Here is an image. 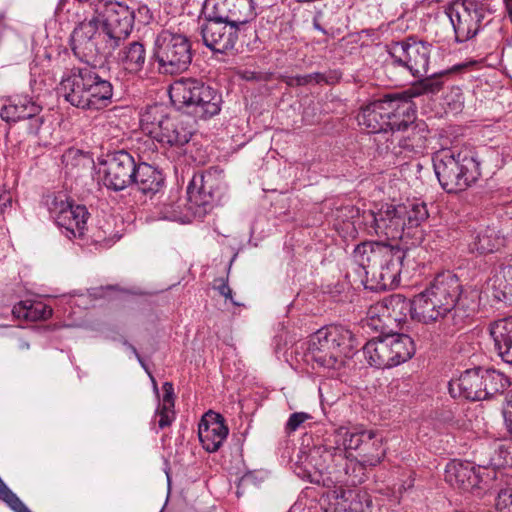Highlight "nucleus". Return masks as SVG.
<instances>
[{"instance_id":"nucleus-30","label":"nucleus","mask_w":512,"mask_h":512,"mask_svg":"<svg viewBox=\"0 0 512 512\" xmlns=\"http://www.w3.org/2000/svg\"><path fill=\"white\" fill-rule=\"evenodd\" d=\"M363 353L368 364L377 369L396 366L388 335L369 340L363 347Z\"/></svg>"},{"instance_id":"nucleus-12","label":"nucleus","mask_w":512,"mask_h":512,"mask_svg":"<svg viewBox=\"0 0 512 512\" xmlns=\"http://www.w3.org/2000/svg\"><path fill=\"white\" fill-rule=\"evenodd\" d=\"M94 11L101 25L106 46L116 49L130 35L135 20V11L126 4L112 0L94 3Z\"/></svg>"},{"instance_id":"nucleus-38","label":"nucleus","mask_w":512,"mask_h":512,"mask_svg":"<svg viewBox=\"0 0 512 512\" xmlns=\"http://www.w3.org/2000/svg\"><path fill=\"white\" fill-rule=\"evenodd\" d=\"M395 365L398 366L412 358L415 353L413 339L407 334L388 335Z\"/></svg>"},{"instance_id":"nucleus-36","label":"nucleus","mask_w":512,"mask_h":512,"mask_svg":"<svg viewBox=\"0 0 512 512\" xmlns=\"http://www.w3.org/2000/svg\"><path fill=\"white\" fill-rule=\"evenodd\" d=\"M52 308L42 301L26 299L13 306L12 313L17 319L36 322L52 316Z\"/></svg>"},{"instance_id":"nucleus-13","label":"nucleus","mask_w":512,"mask_h":512,"mask_svg":"<svg viewBox=\"0 0 512 512\" xmlns=\"http://www.w3.org/2000/svg\"><path fill=\"white\" fill-rule=\"evenodd\" d=\"M46 206L57 226L69 239L81 238L87 229L90 213L85 205L76 204L65 193H53L46 197Z\"/></svg>"},{"instance_id":"nucleus-16","label":"nucleus","mask_w":512,"mask_h":512,"mask_svg":"<svg viewBox=\"0 0 512 512\" xmlns=\"http://www.w3.org/2000/svg\"><path fill=\"white\" fill-rule=\"evenodd\" d=\"M495 471L483 466H475L469 461L452 460L445 467V481L464 492L480 495L489 488L495 478Z\"/></svg>"},{"instance_id":"nucleus-5","label":"nucleus","mask_w":512,"mask_h":512,"mask_svg":"<svg viewBox=\"0 0 512 512\" xmlns=\"http://www.w3.org/2000/svg\"><path fill=\"white\" fill-rule=\"evenodd\" d=\"M314 463V474L307 473L306 477L311 483L322 484L332 488L338 485L356 486L366 480V468L369 467L362 460L348 459L345 451L339 448L318 449L311 455Z\"/></svg>"},{"instance_id":"nucleus-3","label":"nucleus","mask_w":512,"mask_h":512,"mask_svg":"<svg viewBox=\"0 0 512 512\" xmlns=\"http://www.w3.org/2000/svg\"><path fill=\"white\" fill-rule=\"evenodd\" d=\"M58 90L66 102L84 111H99L113 102L112 83L88 63L65 69Z\"/></svg>"},{"instance_id":"nucleus-27","label":"nucleus","mask_w":512,"mask_h":512,"mask_svg":"<svg viewBox=\"0 0 512 512\" xmlns=\"http://www.w3.org/2000/svg\"><path fill=\"white\" fill-rule=\"evenodd\" d=\"M415 307V296L413 299H407L401 294H393L378 302L374 310L398 323L404 322L408 315L419 322Z\"/></svg>"},{"instance_id":"nucleus-31","label":"nucleus","mask_w":512,"mask_h":512,"mask_svg":"<svg viewBox=\"0 0 512 512\" xmlns=\"http://www.w3.org/2000/svg\"><path fill=\"white\" fill-rule=\"evenodd\" d=\"M165 178L163 174L153 166L142 162L138 164V170L133 182L137 190L145 197L153 199L163 189Z\"/></svg>"},{"instance_id":"nucleus-43","label":"nucleus","mask_w":512,"mask_h":512,"mask_svg":"<svg viewBox=\"0 0 512 512\" xmlns=\"http://www.w3.org/2000/svg\"><path fill=\"white\" fill-rule=\"evenodd\" d=\"M497 512H512V488L502 489L497 496Z\"/></svg>"},{"instance_id":"nucleus-6","label":"nucleus","mask_w":512,"mask_h":512,"mask_svg":"<svg viewBox=\"0 0 512 512\" xmlns=\"http://www.w3.org/2000/svg\"><path fill=\"white\" fill-rule=\"evenodd\" d=\"M432 162L438 181L447 193L464 191L481 176L480 162L470 149H440L433 154Z\"/></svg>"},{"instance_id":"nucleus-1","label":"nucleus","mask_w":512,"mask_h":512,"mask_svg":"<svg viewBox=\"0 0 512 512\" xmlns=\"http://www.w3.org/2000/svg\"><path fill=\"white\" fill-rule=\"evenodd\" d=\"M419 322L439 323L446 334L462 329L475 312V302L463 294L459 278L450 271L439 273L415 295Z\"/></svg>"},{"instance_id":"nucleus-55","label":"nucleus","mask_w":512,"mask_h":512,"mask_svg":"<svg viewBox=\"0 0 512 512\" xmlns=\"http://www.w3.org/2000/svg\"><path fill=\"white\" fill-rule=\"evenodd\" d=\"M508 17L512 22V0H503Z\"/></svg>"},{"instance_id":"nucleus-21","label":"nucleus","mask_w":512,"mask_h":512,"mask_svg":"<svg viewBox=\"0 0 512 512\" xmlns=\"http://www.w3.org/2000/svg\"><path fill=\"white\" fill-rule=\"evenodd\" d=\"M343 444L345 450L356 451L358 460L370 467L377 466L385 456L382 439L373 430L347 432Z\"/></svg>"},{"instance_id":"nucleus-2","label":"nucleus","mask_w":512,"mask_h":512,"mask_svg":"<svg viewBox=\"0 0 512 512\" xmlns=\"http://www.w3.org/2000/svg\"><path fill=\"white\" fill-rule=\"evenodd\" d=\"M414 250L381 241H364L353 251V260L361 268L366 280L371 277V288L388 290L400 284V275L414 269Z\"/></svg>"},{"instance_id":"nucleus-26","label":"nucleus","mask_w":512,"mask_h":512,"mask_svg":"<svg viewBox=\"0 0 512 512\" xmlns=\"http://www.w3.org/2000/svg\"><path fill=\"white\" fill-rule=\"evenodd\" d=\"M481 367L465 370L457 380L449 382V392L452 397H463L471 401L486 399L482 389Z\"/></svg>"},{"instance_id":"nucleus-20","label":"nucleus","mask_w":512,"mask_h":512,"mask_svg":"<svg viewBox=\"0 0 512 512\" xmlns=\"http://www.w3.org/2000/svg\"><path fill=\"white\" fill-rule=\"evenodd\" d=\"M200 33L207 48L214 53L226 54L234 49L239 34L245 32L242 28L204 17Z\"/></svg>"},{"instance_id":"nucleus-9","label":"nucleus","mask_w":512,"mask_h":512,"mask_svg":"<svg viewBox=\"0 0 512 512\" xmlns=\"http://www.w3.org/2000/svg\"><path fill=\"white\" fill-rule=\"evenodd\" d=\"M192 56L191 41L184 33L169 28L156 36L151 59L157 63L160 74L174 75L186 71Z\"/></svg>"},{"instance_id":"nucleus-10","label":"nucleus","mask_w":512,"mask_h":512,"mask_svg":"<svg viewBox=\"0 0 512 512\" xmlns=\"http://www.w3.org/2000/svg\"><path fill=\"white\" fill-rule=\"evenodd\" d=\"M493 0H455L448 7L447 15L452 23L458 43L473 39L492 20L495 9Z\"/></svg>"},{"instance_id":"nucleus-37","label":"nucleus","mask_w":512,"mask_h":512,"mask_svg":"<svg viewBox=\"0 0 512 512\" xmlns=\"http://www.w3.org/2000/svg\"><path fill=\"white\" fill-rule=\"evenodd\" d=\"M398 208L405 211V213H401V217L408 232L412 228L419 227L429 217L426 203L420 200L407 201V203L399 204Z\"/></svg>"},{"instance_id":"nucleus-23","label":"nucleus","mask_w":512,"mask_h":512,"mask_svg":"<svg viewBox=\"0 0 512 512\" xmlns=\"http://www.w3.org/2000/svg\"><path fill=\"white\" fill-rule=\"evenodd\" d=\"M389 110L387 94L381 99L375 100L361 109L357 116L358 124L368 133L376 134L374 142L379 153V139L385 135L389 137L386 126V116Z\"/></svg>"},{"instance_id":"nucleus-52","label":"nucleus","mask_w":512,"mask_h":512,"mask_svg":"<svg viewBox=\"0 0 512 512\" xmlns=\"http://www.w3.org/2000/svg\"><path fill=\"white\" fill-rule=\"evenodd\" d=\"M280 81L285 83L289 87L302 86L300 83L299 75H296V76L282 75L280 77Z\"/></svg>"},{"instance_id":"nucleus-46","label":"nucleus","mask_w":512,"mask_h":512,"mask_svg":"<svg viewBox=\"0 0 512 512\" xmlns=\"http://www.w3.org/2000/svg\"><path fill=\"white\" fill-rule=\"evenodd\" d=\"M309 418L310 415L304 412L292 413L286 423V431L288 433L296 431Z\"/></svg>"},{"instance_id":"nucleus-8","label":"nucleus","mask_w":512,"mask_h":512,"mask_svg":"<svg viewBox=\"0 0 512 512\" xmlns=\"http://www.w3.org/2000/svg\"><path fill=\"white\" fill-rule=\"evenodd\" d=\"M172 104L184 113L199 120H209L221 112V92L196 78H180L169 88Z\"/></svg>"},{"instance_id":"nucleus-28","label":"nucleus","mask_w":512,"mask_h":512,"mask_svg":"<svg viewBox=\"0 0 512 512\" xmlns=\"http://www.w3.org/2000/svg\"><path fill=\"white\" fill-rule=\"evenodd\" d=\"M468 67V64H456L449 69L443 70L439 73H434L430 76H422L417 78L409 89L403 92L410 100L414 97H419L422 95H436L438 94L444 86L443 77L450 75L452 73H457L465 70Z\"/></svg>"},{"instance_id":"nucleus-41","label":"nucleus","mask_w":512,"mask_h":512,"mask_svg":"<svg viewBox=\"0 0 512 512\" xmlns=\"http://www.w3.org/2000/svg\"><path fill=\"white\" fill-rule=\"evenodd\" d=\"M300 83L302 86H306L311 83L315 84H321L326 83L329 85L337 83L341 75L337 73L336 71H330L328 74L320 73V72H314L307 75H299Z\"/></svg>"},{"instance_id":"nucleus-39","label":"nucleus","mask_w":512,"mask_h":512,"mask_svg":"<svg viewBox=\"0 0 512 512\" xmlns=\"http://www.w3.org/2000/svg\"><path fill=\"white\" fill-rule=\"evenodd\" d=\"M481 374L483 375L482 389L484 394H486V399L503 393L510 385L508 377L495 369H484L481 367Z\"/></svg>"},{"instance_id":"nucleus-51","label":"nucleus","mask_w":512,"mask_h":512,"mask_svg":"<svg viewBox=\"0 0 512 512\" xmlns=\"http://www.w3.org/2000/svg\"><path fill=\"white\" fill-rule=\"evenodd\" d=\"M323 18V11L322 10H317L315 13H314V16H313V19H312V22H313V27L322 32L324 35L327 34V31L323 28V26L321 25V20Z\"/></svg>"},{"instance_id":"nucleus-50","label":"nucleus","mask_w":512,"mask_h":512,"mask_svg":"<svg viewBox=\"0 0 512 512\" xmlns=\"http://www.w3.org/2000/svg\"><path fill=\"white\" fill-rule=\"evenodd\" d=\"M504 417L507 427L509 428V431L512 432V390L509 393L507 408L504 412Z\"/></svg>"},{"instance_id":"nucleus-54","label":"nucleus","mask_w":512,"mask_h":512,"mask_svg":"<svg viewBox=\"0 0 512 512\" xmlns=\"http://www.w3.org/2000/svg\"><path fill=\"white\" fill-rule=\"evenodd\" d=\"M124 345H126L131 350V352L135 355V357L141 363V365L144 366L143 359H142L141 355L139 354L138 350L136 349V347L134 345H132L131 343H129L128 341H124Z\"/></svg>"},{"instance_id":"nucleus-24","label":"nucleus","mask_w":512,"mask_h":512,"mask_svg":"<svg viewBox=\"0 0 512 512\" xmlns=\"http://www.w3.org/2000/svg\"><path fill=\"white\" fill-rule=\"evenodd\" d=\"M229 429L224 417L216 412L205 413L198 426V436L202 447L209 453L216 452L227 438Z\"/></svg>"},{"instance_id":"nucleus-17","label":"nucleus","mask_w":512,"mask_h":512,"mask_svg":"<svg viewBox=\"0 0 512 512\" xmlns=\"http://www.w3.org/2000/svg\"><path fill=\"white\" fill-rule=\"evenodd\" d=\"M202 13L247 32L256 13L252 0H205Z\"/></svg>"},{"instance_id":"nucleus-34","label":"nucleus","mask_w":512,"mask_h":512,"mask_svg":"<svg viewBox=\"0 0 512 512\" xmlns=\"http://www.w3.org/2000/svg\"><path fill=\"white\" fill-rule=\"evenodd\" d=\"M117 62L129 74H138L146 62V49L142 42L132 41L123 46L117 55Z\"/></svg>"},{"instance_id":"nucleus-57","label":"nucleus","mask_w":512,"mask_h":512,"mask_svg":"<svg viewBox=\"0 0 512 512\" xmlns=\"http://www.w3.org/2000/svg\"><path fill=\"white\" fill-rule=\"evenodd\" d=\"M153 384H154V390L156 392V395L159 397V391H158L157 384H156L155 380H153Z\"/></svg>"},{"instance_id":"nucleus-29","label":"nucleus","mask_w":512,"mask_h":512,"mask_svg":"<svg viewBox=\"0 0 512 512\" xmlns=\"http://www.w3.org/2000/svg\"><path fill=\"white\" fill-rule=\"evenodd\" d=\"M489 331L497 355L503 362L512 365V316L492 322Z\"/></svg>"},{"instance_id":"nucleus-40","label":"nucleus","mask_w":512,"mask_h":512,"mask_svg":"<svg viewBox=\"0 0 512 512\" xmlns=\"http://www.w3.org/2000/svg\"><path fill=\"white\" fill-rule=\"evenodd\" d=\"M491 461L496 467H512V440H507L497 446Z\"/></svg>"},{"instance_id":"nucleus-49","label":"nucleus","mask_w":512,"mask_h":512,"mask_svg":"<svg viewBox=\"0 0 512 512\" xmlns=\"http://www.w3.org/2000/svg\"><path fill=\"white\" fill-rule=\"evenodd\" d=\"M135 18L142 24H149L153 20V14L149 7L145 4L139 5L137 12H135Z\"/></svg>"},{"instance_id":"nucleus-33","label":"nucleus","mask_w":512,"mask_h":512,"mask_svg":"<svg viewBox=\"0 0 512 512\" xmlns=\"http://www.w3.org/2000/svg\"><path fill=\"white\" fill-rule=\"evenodd\" d=\"M42 108L28 97H18L5 104L1 111V118L10 123L31 119L41 112Z\"/></svg>"},{"instance_id":"nucleus-32","label":"nucleus","mask_w":512,"mask_h":512,"mask_svg":"<svg viewBox=\"0 0 512 512\" xmlns=\"http://www.w3.org/2000/svg\"><path fill=\"white\" fill-rule=\"evenodd\" d=\"M503 246V238L499 231L492 226H486L475 231L468 243V250L472 254L485 255L498 251Z\"/></svg>"},{"instance_id":"nucleus-45","label":"nucleus","mask_w":512,"mask_h":512,"mask_svg":"<svg viewBox=\"0 0 512 512\" xmlns=\"http://www.w3.org/2000/svg\"><path fill=\"white\" fill-rule=\"evenodd\" d=\"M213 289L218 291V293L221 296L225 297L226 300H230L231 303H233L234 305H238L233 299L232 289L229 287V284H228V275L225 278L220 277V278L214 279Z\"/></svg>"},{"instance_id":"nucleus-42","label":"nucleus","mask_w":512,"mask_h":512,"mask_svg":"<svg viewBox=\"0 0 512 512\" xmlns=\"http://www.w3.org/2000/svg\"><path fill=\"white\" fill-rule=\"evenodd\" d=\"M154 418L158 428L165 429L171 426L172 422L175 420V411L174 409L166 408V410H164L162 407H157Z\"/></svg>"},{"instance_id":"nucleus-4","label":"nucleus","mask_w":512,"mask_h":512,"mask_svg":"<svg viewBox=\"0 0 512 512\" xmlns=\"http://www.w3.org/2000/svg\"><path fill=\"white\" fill-rule=\"evenodd\" d=\"M140 127L148 136L144 148L138 147L142 158L147 160L156 152L155 141L162 146L182 148L193 135L191 126L179 115L171 114L164 103L145 106L140 112Z\"/></svg>"},{"instance_id":"nucleus-18","label":"nucleus","mask_w":512,"mask_h":512,"mask_svg":"<svg viewBox=\"0 0 512 512\" xmlns=\"http://www.w3.org/2000/svg\"><path fill=\"white\" fill-rule=\"evenodd\" d=\"M104 164V185L111 190L121 191L132 184L138 170L133 156L125 150L109 155Z\"/></svg>"},{"instance_id":"nucleus-56","label":"nucleus","mask_w":512,"mask_h":512,"mask_svg":"<svg viewBox=\"0 0 512 512\" xmlns=\"http://www.w3.org/2000/svg\"><path fill=\"white\" fill-rule=\"evenodd\" d=\"M82 155V152L80 150H69L68 153H67V156H71V155Z\"/></svg>"},{"instance_id":"nucleus-35","label":"nucleus","mask_w":512,"mask_h":512,"mask_svg":"<svg viewBox=\"0 0 512 512\" xmlns=\"http://www.w3.org/2000/svg\"><path fill=\"white\" fill-rule=\"evenodd\" d=\"M487 291L495 301L512 306V265L502 268L489 278Z\"/></svg>"},{"instance_id":"nucleus-15","label":"nucleus","mask_w":512,"mask_h":512,"mask_svg":"<svg viewBox=\"0 0 512 512\" xmlns=\"http://www.w3.org/2000/svg\"><path fill=\"white\" fill-rule=\"evenodd\" d=\"M429 129L423 120H417L412 125L393 137L381 136L379 155L391 154L395 157L411 158L424 154L428 147Z\"/></svg>"},{"instance_id":"nucleus-22","label":"nucleus","mask_w":512,"mask_h":512,"mask_svg":"<svg viewBox=\"0 0 512 512\" xmlns=\"http://www.w3.org/2000/svg\"><path fill=\"white\" fill-rule=\"evenodd\" d=\"M389 110L386 116V126L389 137L412 125L416 119L414 103L404 93L387 94Z\"/></svg>"},{"instance_id":"nucleus-48","label":"nucleus","mask_w":512,"mask_h":512,"mask_svg":"<svg viewBox=\"0 0 512 512\" xmlns=\"http://www.w3.org/2000/svg\"><path fill=\"white\" fill-rule=\"evenodd\" d=\"M0 500L4 501L10 508L20 500V498L3 482L0 478Z\"/></svg>"},{"instance_id":"nucleus-14","label":"nucleus","mask_w":512,"mask_h":512,"mask_svg":"<svg viewBox=\"0 0 512 512\" xmlns=\"http://www.w3.org/2000/svg\"><path fill=\"white\" fill-rule=\"evenodd\" d=\"M223 190L224 176L218 168L195 173L187 187L190 209L199 214L209 212L221 200Z\"/></svg>"},{"instance_id":"nucleus-53","label":"nucleus","mask_w":512,"mask_h":512,"mask_svg":"<svg viewBox=\"0 0 512 512\" xmlns=\"http://www.w3.org/2000/svg\"><path fill=\"white\" fill-rule=\"evenodd\" d=\"M11 509L15 512H31L30 509L21 501H17Z\"/></svg>"},{"instance_id":"nucleus-25","label":"nucleus","mask_w":512,"mask_h":512,"mask_svg":"<svg viewBox=\"0 0 512 512\" xmlns=\"http://www.w3.org/2000/svg\"><path fill=\"white\" fill-rule=\"evenodd\" d=\"M97 16L81 22L71 34V49L74 55L83 63H89L93 57L95 43L93 37L98 29Z\"/></svg>"},{"instance_id":"nucleus-44","label":"nucleus","mask_w":512,"mask_h":512,"mask_svg":"<svg viewBox=\"0 0 512 512\" xmlns=\"http://www.w3.org/2000/svg\"><path fill=\"white\" fill-rule=\"evenodd\" d=\"M163 397L162 401L159 402L158 407H162L164 410L174 409L175 406V393L172 382H164L162 385Z\"/></svg>"},{"instance_id":"nucleus-7","label":"nucleus","mask_w":512,"mask_h":512,"mask_svg":"<svg viewBox=\"0 0 512 512\" xmlns=\"http://www.w3.org/2000/svg\"><path fill=\"white\" fill-rule=\"evenodd\" d=\"M356 346L354 334L342 325H327L310 336L306 361L318 368L338 370Z\"/></svg>"},{"instance_id":"nucleus-19","label":"nucleus","mask_w":512,"mask_h":512,"mask_svg":"<svg viewBox=\"0 0 512 512\" xmlns=\"http://www.w3.org/2000/svg\"><path fill=\"white\" fill-rule=\"evenodd\" d=\"M401 213L405 211L398 205L384 204L377 212L369 211L364 218L378 236L402 241L405 236H410V232L406 231Z\"/></svg>"},{"instance_id":"nucleus-47","label":"nucleus","mask_w":512,"mask_h":512,"mask_svg":"<svg viewBox=\"0 0 512 512\" xmlns=\"http://www.w3.org/2000/svg\"><path fill=\"white\" fill-rule=\"evenodd\" d=\"M160 207V213L162 214V217L165 219H173L178 214L179 205L176 201L172 200L170 202H167V200H163L159 203Z\"/></svg>"},{"instance_id":"nucleus-11","label":"nucleus","mask_w":512,"mask_h":512,"mask_svg":"<svg viewBox=\"0 0 512 512\" xmlns=\"http://www.w3.org/2000/svg\"><path fill=\"white\" fill-rule=\"evenodd\" d=\"M433 46L416 36H408L386 45V68H402L414 78L427 75Z\"/></svg>"},{"instance_id":"nucleus-58","label":"nucleus","mask_w":512,"mask_h":512,"mask_svg":"<svg viewBox=\"0 0 512 512\" xmlns=\"http://www.w3.org/2000/svg\"><path fill=\"white\" fill-rule=\"evenodd\" d=\"M107 289H114V286H108Z\"/></svg>"}]
</instances>
